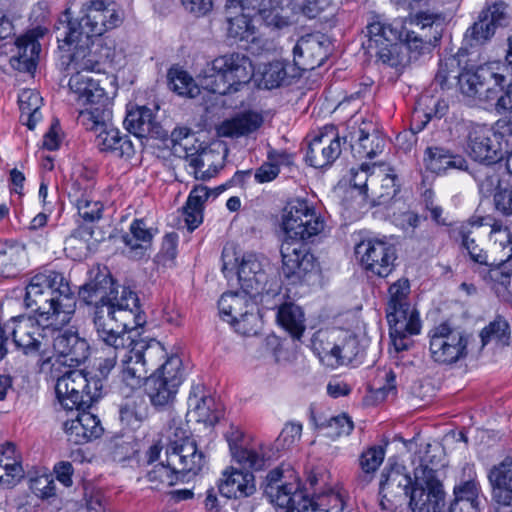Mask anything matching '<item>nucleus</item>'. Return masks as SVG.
<instances>
[{"label": "nucleus", "mask_w": 512, "mask_h": 512, "mask_svg": "<svg viewBox=\"0 0 512 512\" xmlns=\"http://www.w3.org/2000/svg\"><path fill=\"white\" fill-rule=\"evenodd\" d=\"M26 308L39 318L20 315L7 322L13 343L25 354H44L50 344L49 332L69 323L76 302L68 280L60 272L46 270L34 275L25 288Z\"/></svg>", "instance_id": "f257e3e1"}, {"label": "nucleus", "mask_w": 512, "mask_h": 512, "mask_svg": "<svg viewBox=\"0 0 512 512\" xmlns=\"http://www.w3.org/2000/svg\"><path fill=\"white\" fill-rule=\"evenodd\" d=\"M79 298L91 307L90 314L99 340L123 347L129 332L144 322L135 292L117 284L107 271L98 270L79 289Z\"/></svg>", "instance_id": "f03ea898"}, {"label": "nucleus", "mask_w": 512, "mask_h": 512, "mask_svg": "<svg viewBox=\"0 0 512 512\" xmlns=\"http://www.w3.org/2000/svg\"><path fill=\"white\" fill-rule=\"evenodd\" d=\"M264 493L281 512H344L345 508L342 495L331 488L309 497L300 489V482L289 467L280 466L267 474Z\"/></svg>", "instance_id": "7ed1b4c3"}, {"label": "nucleus", "mask_w": 512, "mask_h": 512, "mask_svg": "<svg viewBox=\"0 0 512 512\" xmlns=\"http://www.w3.org/2000/svg\"><path fill=\"white\" fill-rule=\"evenodd\" d=\"M60 51V63L70 73L102 72L111 55V49L101 40L79 30L66 10L55 28Z\"/></svg>", "instance_id": "20e7f679"}, {"label": "nucleus", "mask_w": 512, "mask_h": 512, "mask_svg": "<svg viewBox=\"0 0 512 512\" xmlns=\"http://www.w3.org/2000/svg\"><path fill=\"white\" fill-rule=\"evenodd\" d=\"M409 294L410 283L406 278L397 280L389 287L386 318L393 346L398 352L407 350L412 344L410 337L421 330L419 314L408 302Z\"/></svg>", "instance_id": "39448f33"}, {"label": "nucleus", "mask_w": 512, "mask_h": 512, "mask_svg": "<svg viewBox=\"0 0 512 512\" xmlns=\"http://www.w3.org/2000/svg\"><path fill=\"white\" fill-rule=\"evenodd\" d=\"M253 76L251 60L244 54L231 53L215 58L203 69L201 85L206 90L226 95L249 83Z\"/></svg>", "instance_id": "423d86ee"}, {"label": "nucleus", "mask_w": 512, "mask_h": 512, "mask_svg": "<svg viewBox=\"0 0 512 512\" xmlns=\"http://www.w3.org/2000/svg\"><path fill=\"white\" fill-rule=\"evenodd\" d=\"M222 271L227 279L236 275L241 289L250 295L274 291L273 281L269 280L262 262L255 254L240 256L234 246H225L222 251Z\"/></svg>", "instance_id": "0eeeda50"}, {"label": "nucleus", "mask_w": 512, "mask_h": 512, "mask_svg": "<svg viewBox=\"0 0 512 512\" xmlns=\"http://www.w3.org/2000/svg\"><path fill=\"white\" fill-rule=\"evenodd\" d=\"M506 84L507 68L499 62H489L459 75L461 94L480 104L494 106Z\"/></svg>", "instance_id": "6e6552de"}, {"label": "nucleus", "mask_w": 512, "mask_h": 512, "mask_svg": "<svg viewBox=\"0 0 512 512\" xmlns=\"http://www.w3.org/2000/svg\"><path fill=\"white\" fill-rule=\"evenodd\" d=\"M77 121L95 134V145L101 152L117 158H131L134 155V146L129 136L113 126L111 109L80 112Z\"/></svg>", "instance_id": "1a4fd4ad"}, {"label": "nucleus", "mask_w": 512, "mask_h": 512, "mask_svg": "<svg viewBox=\"0 0 512 512\" xmlns=\"http://www.w3.org/2000/svg\"><path fill=\"white\" fill-rule=\"evenodd\" d=\"M103 383L85 370H69L57 379L55 392L65 410L90 408L102 396Z\"/></svg>", "instance_id": "9d476101"}, {"label": "nucleus", "mask_w": 512, "mask_h": 512, "mask_svg": "<svg viewBox=\"0 0 512 512\" xmlns=\"http://www.w3.org/2000/svg\"><path fill=\"white\" fill-rule=\"evenodd\" d=\"M183 381L182 360L171 355L146 381V393L157 410L170 408Z\"/></svg>", "instance_id": "9b49d317"}, {"label": "nucleus", "mask_w": 512, "mask_h": 512, "mask_svg": "<svg viewBox=\"0 0 512 512\" xmlns=\"http://www.w3.org/2000/svg\"><path fill=\"white\" fill-rule=\"evenodd\" d=\"M409 506L413 512H441L445 493L436 470L425 459L414 469V484L410 489Z\"/></svg>", "instance_id": "f8f14e48"}, {"label": "nucleus", "mask_w": 512, "mask_h": 512, "mask_svg": "<svg viewBox=\"0 0 512 512\" xmlns=\"http://www.w3.org/2000/svg\"><path fill=\"white\" fill-rule=\"evenodd\" d=\"M463 145L471 159L484 165L498 163L506 152L503 146V135L486 124H467Z\"/></svg>", "instance_id": "ddd939ff"}, {"label": "nucleus", "mask_w": 512, "mask_h": 512, "mask_svg": "<svg viewBox=\"0 0 512 512\" xmlns=\"http://www.w3.org/2000/svg\"><path fill=\"white\" fill-rule=\"evenodd\" d=\"M282 227L285 239L305 242L320 234L324 230L325 222L308 201L295 199L283 210Z\"/></svg>", "instance_id": "4468645a"}, {"label": "nucleus", "mask_w": 512, "mask_h": 512, "mask_svg": "<svg viewBox=\"0 0 512 512\" xmlns=\"http://www.w3.org/2000/svg\"><path fill=\"white\" fill-rule=\"evenodd\" d=\"M366 29L367 40L362 43L366 53L383 64L397 67L400 64L397 42L402 37L401 25L376 20Z\"/></svg>", "instance_id": "2eb2a0df"}, {"label": "nucleus", "mask_w": 512, "mask_h": 512, "mask_svg": "<svg viewBox=\"0 0 512 512\" xmlns=\"http://www.w3.org/2000/svg\"><path fill=\"white\" fill-rule=\"evenodd\" d=\"M431 357L440 364H453L468 355L469 335L458 327L443 322L429 332Z\"/></svg>", "instance_id": "dca6fc26"}, {"label": "nucleus", "mask_w": 512, "mask_h": 512, "mask_svg": "<svg viewBox=\"0 0 512 512\" xmlns=\"http://www.w3.org/2000/svg\"><path fill=\"white\" fill-rule=\"evenodd\" d=\"M355 254L362 268L373 276L385 278L395 268L396 249L393 244L383 239L361 241L355 247Z\"/></svg>", "instance_id": "f3484780"}, {"label": "nucleus", "mask_w": 512, "mask_h": 512, "mask_svg": "<svg viewBox=\"0 0 512 512\" xmlns=\"http://www.w3.org/2000/svg\"><path fill=\"white\" fill-rule=\"evenodd\" d=\"M82 12L84 15L81 20L72 23L92 37L100 36L122 22L121 14L112 1L92 0L83 6Z\"/></svg>", "instance_id": "a211bd4d"}, {"label": "nucleus", "mask_w": 512, "mask_h": 512, "mask_svg": "<svg viewBox=\"0 0 512 512\" xmlns=\"http://www.w3.org/2000/svg\"><path fill=\"white\" fill-rule=\"evenodd\" d=\"M414 481L400 465L385 467L380 480V505L384 510H393L398 504L410 497V486Z\"/></svg>", "instance_id": "6ab92c4d"}, {"label": "nucleus", "mask_w": 512, "mask_h": 512, "mask_svg": "<svg viewBox=\"0 0 512 512\" xmlns=\"http://www.w3.org/2000/svg\"><path fill=\"white\" fill-rule=\"evenodd\" d=\"M282 271L287 278L301 280L316 267V258L303 241L285 239L280 248Z\"/></svg>", "instance_id": "aec40b11"}, {"label": "nucleus", "mask_w": 512, "mask_h": 512, "mask_svg": "<svg viewBox=\"0 0 512 512\" xmlns=\"http://www.w3.org/2000/svg\"><path fill=\"white\" fill-rule=\"evenodd\" d=\"M342 152L341 139L333 126L326 127L309 142L305 160L317 169L331 166Z\"/></svg>", "instance_id": "412c9836"}, {"label": "nucleus", "mask_w": 512, "mask_h": 512, "mask_svg": "<svg viewBox=\"0 0 512 512\" xmlns=\"http://www.w3.org/2000/svg\"><path fill=\"white\" fill-rule=\"evenodd\" d=\"M351 148L359 158H373L383 151L385 140L371 120L353 117L349 122Z\"/></svg>", "instance_id": "4be33fe9"}, {"label": "nucleus", "mask_w": 512, "mask_h": 512, "mask_svg": "<svg viewBox=\"0 0 512 512\" xmlns=\"http://www.w3.org/2000/svg\"><path fill=\"white\" fill-rule=\"evenodd\" d=\"M68 85L75 101L83 105H89V107L80 110L79 113L95 112L101 108L111 109L109 98L98 80H94L83 73H71Z\"/></svg>", "instance_id": "5701e85b"}, {"label": "nucleus", "mask_w": 512, "mask_h": 512, "mask_svg": "<svg viewBox=\"0 0 512 512\" xmlns=\"http://www.w3.org/2000/svg\"><path fill=\"white\" fill-rule=\"evenodd\" d=\"M342 336L332 346L322 347L321 360L331 367L349 365L362 358L365 346L353 333L341 332Z\"/></svg>", "instance_id": "b1692460"}, {"label": "nucleus", "mask_w": 512, "mask_h": 512, "mask_svg": "<svg viewBox=\"0 0 512 512\" xmlns=\"http://www.w3.org/2000/svg\"><path fill=\"white\" fill-rule=\"evenodd\" d=\"M492 501L496 512L512 509V458L507 457L488 473Z\"/></svg>", "instance_id": "393cba45"}, {"label": "nucleus", "mask_w": 512, "mask_h": 512, "mask_svg": "<svg viewBox=\"0 0 512 512\" xmlns=\"http://www.w3.org/2000/svg\"><path fill=\"white\" fill-rule=\"evenodd\" d=\"M43 35L44 30L37 27L16 39L13 54L9 60L15 70L31 73L36 69V60L41 50L38 38Z\"/></svg>", "instance_id": "a878e982"}, {"label": "nucleus", "mask_w": 512, "mask_h": 512, "mask_svg": "<svg viewBox=\"0 0 512 512\" xmlns=\"http://www.w3.org/2000/svg\"><path fill=\"white\" fill-rule=\"evenodd\" d=\"M53 349L58 355V361L69 367L79 366L89 356V345L86 339L71 330L59 332L53 338Z\"/></svg>", "instance_id": "bb28decb"}, {"label": "nucleus", "mask_w": 512, "mask_h": 512, "mask_svg": "<svg viewBox=\"0 0 512 512\" xmlns=\"http://www.w3.org/2000/svg\"><path fill=\"white\" fill-rule=\"evenodd\" d=\"M326 57V50L320 37L314 34L302 36L293 47V66L301 76L304 71H311L321 66Z\"/></svg>", "instance_id": "cd10ccee"}, {"label": "nucleus", "mask_w": 512, "mask_h": 512, "mask_svg": "<svg viewBox=\"0 0 512 512\" xmlns=\"http://www.w3.org/2000/svg\"><path fill=\"white\" fill-rule=\"evenodd\" d=\"M69 198L85 222H95L102 217L103 204L95 199L93 184L89 181H75L69 191Z\"/></svg>", "instance_id": "c85d7f7f"}, {"label": "nucleus", "mask_w": 512, "mask_h": 512, "mask_svg": "<svg viewBox=\"0 0 512 512\" xmlns=\"http://www.w3.org/2000/svg\"><path fill=\"white\" fill-rule=\"evenodd\" d=\"M370 199L375 205H383L389 202L399 191L397 175L394 169L385 165H372Z\"/></svg>", "instance_id": "c756f323"}, {"label": "nucleus", "mask_w": 512, "mask_h": 512, "mask_svg": "<svg viewBox=\"0 0 512 512\" xmlns=\"http://www.w3.org/2000/svg\"><path fill=\"white\" fill-rule=\"evenodd\" d=\"M196 142L197 140L194 134H192L184 139L182 143L171 145V150L175 156L189 161L196 179L206 180L212 174L208 170L203 171L202 169L207 165L209 158L212 156V151L202 147L201 143L196 146Z\"/></svg>", "instance_id": "7c9ffc66"}, {"label": "nucleus", "mask_w": 512, "mask_h": 512, "mask_svg": "<svg viewBox=\"0 0 512 512\" xmlns=\"http://www.w3.org/2000/svg\"><path fill=\"white\" fill-rule=\"evenodd\" d=\"M188 416L197 422L216 424L222 416L214 398L207 395L202 385L192 387L188 397Z\"/></svg>", "instance_id": "2f4dec72"}, {"label": "nucleus", "mask_w": 512, "mask_h": 512, "mask_svg": "<svg viewBox=\"0 0 512 512\" xmlns=\"http://www.w3.org/2000/svg\"><path fill=\"white\" fill-rule=\"evenodd\" d=\"M218 489L227 498H247L255 493V477L251 472L235 468L226 469L219 479Z\"/></svg>", "instance_id": "473e14b6"}, {"label": "nucleus", "mask_w": 512, "mask_h": 512, "mask_svg": "<svg viewBox=\"0 0 512 512\" xmlns=\"http://www.w3.org/2000/svg\"><path fill=\"white\" fill-rule=\"evenodd\" d=\"M124 124L126 129L137 137L161 139L166 136L165 130L155 120L152 110L145 106L129 111Z\"/></svg>", "instance_id": "72a5a7b5"}, {"label": "nucleus", "mask_w": 512, "mask_h": 512, "mask_svg": "<svg viewBox=\"0 0 512 512\" xmlns=\"http://www.w3.org/2000/svg\"><path fill=\"white\" fill-rule=\"evenodd\" d=\"M169 465H174L181 476L198 474L205 465V456L195 440H187L184 446L167 456Z\"/></svg>", "instance_id": "f704fd0d"}, {"label": "nucleus", "mask_w": 512, "mask_h": 512, "mask_svg": "<svg viewBox=\"0 0 512 512\" xmlns=\"http://www.w3.org/2000/svg\"><path fill=\"white\" fill-rule=\"evenodd\" d=\"M156 233L157 229L149 227L144 219H135L130 225L129 232L122 236L128 248V256L132 259L145 257Z\"/></svg>", "instance_id": "c9c22d12"}, {"label": "nucleus", "mask_w": 512, "mask_h": 512, "mask_svg": "<svg viewBox=\"0 0 512 512\" xmlns=\"http://www.w3.org/2000/svg\"><path fill=\"white\" fill-rule=\"evenodd\" d=\"M296 0H261L260 18L272 29L281 30L293 24Z\"/></svg>", "instance_id": "e433bc0d"}, {"label": "nucleus", "mask_w": 512, "mask_h": 512, "mask_svg": "<svg viewBox=\"0 0 512 512\" xmlns=\"http://www.w3.org/2000/svg\"><path fill=\"white\" fill-rule=\"evenodd\" d=\"M257 295H250L247 292H226L218 301V309L224 321L232 324L239 317L245 315L249 310H255V303L251 300Z\"/></svg>", "instance_id": "4c0bfd02"}, {"label": "nucleus", "mask_w": 512, "mask_h": 512, "mask_svg": "<svg viewBox=\"0 0 512 512\" xmlns=\"http://www.w3.org/2000/svg\"><path fill=\"white\" fill-rule=\"evenodd\" d=\"M299 77V71L290 62L273 61L264 66L260 85L265 89H275L290 85L293 79Z\"/></svg>", "instance_id": "58836bf2"}, {"label": "nucleus", "mask_w": 512, "mask_h": 512, "mask_svg": "<svg viewBox=\"0 0 512 512\" xmlns=\"http://www.w3.org/2000/svg\"><path fill=\"white\" fill-rule=\"evenodd\" d=\"M264 122L261 113L246 111L222 123L219 133L225 137L239 138L258 130Z\"/></svg>", "instance_id": "ea45409f"}, {"label": "nucleus", "mask_w": 512, "mask_h": 512, "mask_svg": "<svg viewBox=\"0 0 512 512\" xmlns=\"http://www.w3.org/2000/svg\"><path fill=\"white\" fill-rule=\"evenodd\" d=\"M425 167L434 173H442L448 169L464 170L467 161L461 155H454L442 147H428L425 150Z\"/></svg>", "instance_id": "a19ab883"}, {"label": "nucleus", "mask_w": 512, "mask_h": 512, "mask_svg": "<svg viewBox=\"0 0 512 512\" xmlns=\"http://www.w3.org/2000/svg\"><path fill=\"white\" fill-rule=\"evenodd\" d=\"M130 353L135 354L140 358L141 363L147 368V371L153 369L155 366L162 365L170 357L161 342L150 340H134L131 347L128 349Z\"/></svg>", "instance_id": "79ce46f5"}, {"label": "nucleus", "mask_w": 512, "mask_h": 512, "mask_svg": "<svg viewBox=\"0 0 512 512\" xmlns=\"http://www.w3.org/2000/svg\"><path fill=\"white\" fill-rule=\"evenodd\" d=\"M277 321L294 339L300 340L305 331V317L300 306L291 302L282 304L278 308Z\"/></svg>", "instance_id": "37998d69"}, {"label": "nucleus", "mask_w": 512, "mask_h": 512, "mask_svg": "<svg viewBox=\"0 0 512 512\" xmlns=\"http://www.w3.org/2000/svg\"><path fill=\"white\" fill-rule=\"evenodd\" d=\"M121 381L131 390L141 387L143 380H147V368L140 358L130 352H124L120 365Z\"/></svg>", "instance_id": "c03bdc74"}, {"label": "nucleus", "mask_w": 512, "mask_h": 512, "mask_svg": "<svg viewBox=\"0 0 512 512\" xmlns=\"http://www.w3.org/2000/svg\"><path fill=\"white\" fill-rule=\"evenodd\" d=\"M233 459L244 468L253 470L263 469L270 460V449L263 445L257 444L250 447H241L232 454Z\"/></svg>", "instance_id": "a18cd8bd"}, {"label": "nucleus", "mask_w": 512, "mask_h": 512, "mask_svg": "<svg viewBox=\"0 0 512 512\" xmlns=\"http://www.w3.org/2000/svg\"><path fill=\"white\" fill-rule=\"evenodd\" d=\"M385 458V448L380 445H373L364 450L359 456V467L360 473L358 475V481L366 485L374 477L375 472L382 464Z\"/></svg>", "instance_id": "49530a36"}, {"label": "nucleus", "mask_w": 512, "mask_h": 512, "mask_svg": "<svg viewBox=\"0 0 512 512\" xmlns=\"http://www.w3.org/2000/svg\"><path fill=\"white\" fill-rule=\"evenodd\" d=\"M20 121L33 130L41 119L40 107L42 98L33 90H24L19 95Z\"/></svg>", "instance_id": "de8ad7c7"}, {"label": "nucleus", "mask_w": 512, "mask_h": 512, "mask_svg": "<svg viewBox=\"0 0 512 512\" xmlns=\"http://www.w3.org/2000/svg\"><path fill=\"white\" fill-rule=\"evenodd\" d=\"M503 251V258L488 260V263L484 265L489 267V279L507 288L512 276V242L510 239H508V245L503 248Z\"/></svg>", "instance_id": "09e8293b"}, {"label": "nucleus", "mask_w": 512, "mask_h": 512, "mask_svg": "<svg viewBox=\"0 0 512 512\" xmlns=\"http://www.w3.org/2000/svg\"><path fill=\"white\" fill-rule=\"evenodd\" d=\"M121 422L131 429L138 428L148 417V406L141 396H133L120 406Z\"/></svg>", "instance_id": "8fccbe9b"}, {"label": "nucleus", "mask_w": 512, "mask_h": 512, "mask_svg": "<svg viewBox=\"0 0 512 512\" xmlns=\"http://www.w3.org/2000/svg\"><path fill=\"white\" fill-rule=\"evenodd\" d=\"M436 26L433 34L426 33L425 28H419L418 31H407L405 42L411 52L423 54L430 52L436 43L441 39V30Z\"/></svg>", "instance_id": "3c124183"}, {"label": "nucleus", "mask_w": 512, "mask_h": 512, "mask_svg": "<svg viewBox=\"0 0 512 512\" xmlns=\"http://www.w3.org/2000/svg\"><path fill=\"white\" fill-rule=\"evenodd\" d=\"M24 257L23 247L0 244V274L4 277L14 276L23 264Z\"/></svg>", "instance_id": "603ef678"}, {"label": "nucleus", "mask_w": 512, "mask_h": 512, "mask_svg": "<svg viewBox=\"0 0 512 512\" xmlns=\"http://www.w3.org/2000/svg\"><path fill=\"white\" fill-rule=\"evenodd\" d=\"M169 87L180 96L195 98L200 89L194 79L184 70L171 68L168 71Z\"/></svg>", "instance_id": "864d4df0"}, {"label": "nucleus", "mask_w": 512, "mask_h": 512, "mask_svg": "<svg viewBox=\"0 0 512 512\" xmlns=\"http://www.w3.org/2000/svg\"><path fill=\"white\" fill-rule=\"evenodd\" d=\"M174 465H169L168 461L166 463L160 462L155 464L151 470L147 472V480L151 483L152 489H160L163 487H170L174 485L180 478V474L177 469H174Z\"/></svg>", "instance_id": "5fc2aeb1"}, {"label": "nucleus", "mask_w": 512, "mask_h": 512, "mask_svg": "<svg viewBox=\"0 0 512 512\" xmlns=\"http://www.w3.org/2000/svg\"><path fill=\"white\" fill-rule=\"evenodd\" d=\"M131 330H128L130 332ZM106 348L103 349V352L106 353L104 357H100L98 359L97 370L100 373V378H106L111 370L115 367L118 357H123L124 352H129L128 349L133 344V338L131 333H129V343H125L123 347H117L113 343H108L105 340H101Z\"/></svg>", "instance_id": "6e6d98bb"}, {"label": "nucleus", "mask_w": 512, "mask_h": 512, "mask_svg": "<svg viewBox=\"0 0 512 512\" xmlns=\"http://www.w3.org/2000/svg\"><path fill=\"white\" fill-rule=\"evenodd\" d=\"M255 33V26L249 14L240 13L227 19V34L238 40H248Z\"/></svg>", "instance_id": "4d7b16f0"}, {"label": "nucleus", "mask_w": 512, "mask_h": 512, "mask_svg": "<svg viewBox=\"0 0 512 512\" xmlns=\"http://www.w3.org/2000/svg\"><path fill=\"white\" fill-rule=\"evenodd\" d=\"M480 338L483 346L487 345L492 340H495L502 345H508L510 338L508 322L502 317H497L482 329Z\"/></svg>", "instance_id": "13d9d810"}, {"label": "nucleus", "mask_w": 512, "mask_h": 512, "mask_svg": "<svg viewBox=\"0 0 512 512\" xmlns=\"http://www.w3.org/2000/svg\"><path fill=\"white\" fill-rule=\"evenodd\" d=\"M479 192L484 197L491 196L495 191L502 189L500 187V178L492 165H485L474 172Z\"/></svg>", "instance_id": "bf43d9fd"}, {"label": "nucleus", "mask_w": 512, "mask_h": 512, "mask_svg": "<svg viewBox=\"0 0 512 512\" xmlns=\"http://www.w3.org/2000/svg\"><path fill=\"white\" fill-rule=\"evenodd\" d=\"M479 15L497 29L508 24L510 18L509 6L504 1L488 3Z\"/></svg>", "instance_id": "052dcab7"}, {"label": "nucleus", "mask_w": 512, "mask_h": 512, "mask_svg": "<svg viewBox=\"0 0 512 512\" xmlns=\"http://www.w3.org/2000/svg\"><path fill=\"white\" fill-rule=\"evenodd\" d=\"M163 437L166 440V457L170 455V452H174L179 447L184 446L187 440H194L188 435L187 430L181 427L174 419L168 424Z\"/></svg>", "instance_id": "680f3d73"}, {"label": "nucleus", "mask_w": 512, "mask_h": 512, "mask_svg": "<svg viewBox=\"0 0 512 512\" xmlns=\"http://www.w3.org/2000/svg\"><path fill=\"white\" fill-rule=\"evenodd\" d=\"M495 30L491 24H488L487 20L479 15L478 21L467 30L465 38L470 46L482 45L491 39Z\"/></svg>", "instance_id": "e2e57ef3"}, {"label": "nucleus", "mask_w": 512, "mask_h": 512, "mask_svg": "<svg viewBox=\"0 0 512 512\" xmlns=\"http://www.w3.org/2000/svg\"><path fill=\"white\" fill-rule=\"evenodd\" d=\"M24 471L19 462L8 457L0 460V485L14 486L22 477Z\"/></svg>", "instance_id": "0e129e2a"}, {"label": "nucleus", "mask_w": 512, "mask_h": 512, "mask_svg": "<svg viewBox=\"0 0 512 512\" xmlns=\"http://www.w3.org/2000/svg\"><path fill=\"white\" fill-rule=\"evenodd\" d=\"M471 229L468 226H461L459 229V236L462 241V246L467 250L472 261L478 264H487L488 256L482 248L478 246L476 240L471 237Z\"/></svg>", "instance_id": "69168bd1"}, {"label": "nucleus", "mask_w": 512, "mask_h": 512, "mask_svg": "<svg viewBox=\"0 0 512 512\" xmlns=\"http://www.w3.org/2000/svg\"><path fill=\"white\" fill-rule=\"evenodd\" d=\"M458 62L455 57H449L439 62L438 70L435 75L434 81L437 83L441 89H445L449 87V80L458 79Z\"/></svg>", "instance_id": "338daca9"}, {"label": "nucleus", "mask_w": 512, "mask_h": 512, "mask_svg": "<svg viewBox=\"0 0 512 512\" xmlns=\"http://www.w3.org/2000/svg\"><path fill=\"white\" fill-rule=\"evenodd\" d=\"M231 325L237 333L243 336H254L261 327V318L255 310H249Z\"/></svg>", "instance_id": "774afa93"}]
</instances>
